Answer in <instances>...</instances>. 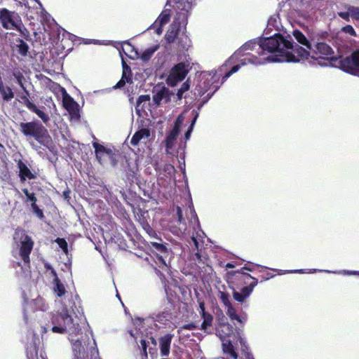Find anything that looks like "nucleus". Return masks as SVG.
<instances>
[{
	"mask_svg": "<svg viewBox=\"0 0 359 359\" xmlns=\"http://www.w3.org/2000/svg\"><path fill=\"white\" fill-rule=\"evenodd\" d=\"M255 268H257L259 272L268 269L258 264L252 266L245 264L240 270L227 272V282L233 286V297L236 301L243 302L257 285L258 280L246 272V271L253 272Z\"/></svg>",
	"mask_w": 359,
	"mask_h": 359,
	"instance_id": "1",
	"label": "nucleus"
},
{
	"mask_svg": "<svg viewBox=\"0 0 359 359\" xmlns=\"http://www.w3.org/2000/svg\"><path fill=\"white\" fill-rule=\"evenodd\" d=\"M20 131L28 140L33 138L40 145H37L34 142H30L32 148L36 151L41 149V145L47 148L50 151L53 152L55 149L51 136L48 130L39 121L21 122L19 124Z\"/></svg>",
	"mask_w": 359,
	"mask_h": 359,
	"instance_id": "2",
	"label": "nucleus"
},
{
	"mask_svg": "<svg viewBox=\"0 0 359 359\" xmlns=\"http://www.w3.org/2000/svg\"><path fill=\"white\" fill-rule=\"evenodd\" d=\"M173 9L175 11L174 20L165 36L168 43H173L178 36L182 27L187 26L189 12L191 9V3L189 0L175 1Z\"/></svg>",
	"mask_w": 359,
	"mask_h": 359,
	"instance_id": "3",
	"label": "nucleus"
},
{
	"mask_svg": "<svg viewBox=\"0 0 359 359\" xmlns=\"http://www.w3.org/2000/svg\"><path fill=\"white\" fill-rule=\"evenodd\" d=\"M283 36L280 34H276L273 36L265 38L260 41L259 47L262 51L274 53V55L269 56L268 61L274 62H296L294 54L280 48L283 42Z\"/></svg>",
	"mask_w": 359,
	"mask_h": 359,
	"instance_id": "4",
	"label": "nucleus"
},
{
	"mask_svg": "<svg viewBox=\"0 0 359 359\" xmlns=\"http://www.w3.org/2000/svg\"><path fill=\"white\" fill-rule=\"evenodd\" d=\"M51 321L54 325L52 327L53 332L60 334L69 332L72 334H78L81 331L79 325L74 323L73 318L69 315L67 310L53 315Z\"/></svg>",
	"mask_w": 359,
	"mask_h": 359,
	"instance_id": "5",
	"label": "nucleus"
},
{
	"mask_svg": "<svg viewBox=\"0 0 359 359\" xmlns=\"http://www.w3.org/2000/svg\"><path fill=\"white\" fill-rule=\"evenodd\" d=\"M256 46V43L252 41H248L244 43L235 53L233 55L244 56L241 60V64L234 65L231 69L227 72L222 77V82L224 83L230 76L236 73L241 67V66L245 65L247 64L259 65L261 64L260 60L253 55L250 53H244L246 50H252Z\"/></svg>",
	"mask_w": 359,
	"mask_h": 359,
	"instance_id": "6",
	"label": "nucleus"
},
{
	"mask_svg": "<svg viewBox=\"0 0 359 359\" xmlns=\"http://www.w3.org/2000/svg\"><path fill=\"white\" fill-rule=\"evenodd\" d=\"M189 65L180 62L175 65L170 69L166 83L169 86L174 87L182 81L189 72Z\"/></svg>",
	"mask_w": 359,
	"mask_h": 359,
	"instance_id": "7",
	"label": "nucleus"
},
{
	"mask_svg": "<svg viewBox=\"0 0 359 359\" xmlns=\"http://www.w3.org/2000/svg\"><path fill=\"white\" fill-rule=\"evenodd\" d=\"M311 57L313 60H328L334 54L333 49L325 41H313L309 46Z\"/></svg>",
	"mask_w": 359,
	"mask_h": 359,
	"instance_id": "8",
	"label": "nucleus"
},
{
	"mask_svg": "<svg viewBox=\"0 0 359 359\" xmlns=\"http://www.w3.org/2000/svg\"><path fill=\"white\" fill-rule=\"evenodd\" d=\"M339 67L344 72L354 76H359V50L350 56L341 57L339 60Z\"/></svg>",
	"mask_w": 359,
	"mask_h": 359,
	"instance_id": "9",
	"label": "nucleus"
},
{
	"mask_svg": "<svg viewBox=\"0 0 359 359\" xmlns=\"http://www.w3.org/2000/svg\"><path fill=\"white\" fill-rule=\"evenodd\" d=\"M19 14L7 8L0 9V22L6 29H13L21 21Z\"/></svg>",
	"mask_w": 359,
	"mask_h": 359,
	"instance_id": "10",
	"label": "nucleus"
},
{
	"mask_svg": "<svg viewBox=\"0 0 359 359\" xmlns=\"http://www.w3.org/2000/svg\"><path fill=\"white\" fill-rule=\"evenodd\" d=\"M13 240L18 247H33L34 245L32 239L22 229H17L15 231Z\"/></svg>",
	"mask_w": 359,
	"mask_h": 359,
	"instance_id": "11",
	"label": "nucleus"
},
{
	"mask_svg": "<svg viewBox=\"0 0 359 359\" xmlns=\"http://www.w3.org/2000/svg\"><path fill=\"white\" fill-rule=\"evenodd\" d=\"M93 147L95 149L96 158L100 164H102V156L104 154H107L111 158L113 165L116 164L114 157L115 154L111 149L107 148L97 142H93Z\"/></svg>",
	"mask_w": 359,
	"mask_h": 359,
	"instance_id": "12",
	"label": "nucleus"
},
{
	"mask_svg": "<svg viewBox=\"0 0 359 359\" xmlns=\"http://www.w3.org/2000/svg\"><path fill=\"white\" fill-rule=\"evenodd\" d=\"M173 334L167 333L158 339L160 355L162 357H168L170 353L171 343Z\"/></svg>",
	"mask_w": 359,
	"mask_h": 359,
	"instance_id": "13",
	"label": "nucleus"
},
{
	"mask_svg": "<svg viewBox=\"0 0 359 359\" xmlns=\"http://www.w3.org/2000/svg\"><path fill=\"white\" fill-rule=\"evenodd\" d=\"M199 305V313L201 318L203 319L202 322L200 329L201 330L205 331L208 327H210L212 325L213 323V316L210 313L205 311V305L203 301H198Z\"/></svg>",
	"mask_w": 359,
	"mask_h": 359,
	"instance_id": "14",
	"label": "nucleus"
},
{
	"mask_svg": "<svg viewBox=\"0 0 359 359\" xmlns=\"http://www.w3.org/2000/svg\"><path fill=\"white\" fill-rule=\"evenodd\" d=\"M205 249L206 248H191L190 259L198 263L207 264L209 257L205 252Z\"/></svg>",
	"mask_w": 359,
	"mask_h": 359,
	"instance_id": "15",
	"label": "nucleus"
},
{
	"mask_svg": "<svg viewBox=\"0 0 359 359\" xmlns=\"http://www.w3.org/2000/svg\"><path fill=\"white\" fill-rule=\"evenodd\" d=\"M220 338L222 341V346L224 354L229 356L232 359H238V354L236 351L231 341L229 339H223L222 336H220Z\"/></svg>",
	"mask_w": 359,
	"mask_h": 359,
	"instance_id": "16",
	"label": "nucleus"
},
{
	"mask_svg": "<svg viewBox=\"0 0 359 359\" xmlns=\"http://www.w3.org/2000/svg\"><path fill=\"white\" fill-rule=\"evenodd\" d=\"M18 167L19 169V177L21 182L25 181L27 179L34 180L36 177L33 174L27 165L22 161H19L18 163Z\"/></svg>",
	"mask_w": 359,
	"mask_h": 359,
	"instance_id": "17",
	"label": "nucleus"
},
{
	"mask_svg": "<svg viewBox=\"0 0 359 359\" xmlns=\"http://www.w3.org/2000/svg\"><path fill=\"white\" fill-rule=\"evenodd\" d=\"M150 137V130L147 128H142L135 133L130 140V144L133 146L139 144L143 138H149Z\"/></svg>",
	"mask_w": 359,
	"mask_h": 359,
	"instance_id": "18",
	"label": "nucleus"
},
{
	"mask_svg": "<svg viewBox=\"0 0 359 359\" xmlns=\"http://www.w3.org/2000/svg\"><path fill=\"white\" fill-rule=\"evenodd\" d=\"M146 233L149 236V237L152 239L156 240V241H151V244L153 247H165V243H163V240L160 236L156 233L155 230L151 226H149L146 229H144Z\"/></svg>",
	"mask_w": 359,
	"mask_h": 359,
	"instance_id": "19",
	"label": "nucleus"
},
{
	"mask_svg": "<svg viewBox=\"0 0 359 359\" xmlns=\"http://www.w3.org/2000/svg\"><path fill=\"white\" fill-rule=\"evenodd\" d=\"M153 102L156 105H159L164 99L169 98V91L165 87H162L158 90H154Z\"/></svg>",
	"mask_w": 359,
	"mask_h": 359,
	"instance_id": "20",
	"label": "nucleus"
},
{
	"mask_svg": "<svg viewBox=\"0 0 359 359\" xmlns=\"http://www.w3.org/2000/svg\"><path fill=\"white\" fill-rule=\"evenodd\" d=\"M179 133L180 132L172 129V130L167 135L165 140V147L167 153L169 152L170 149H172L174 143L178 137Z\"/></svg>",
	"mask_w": 359,
	"mask_h": 359,
	"instance_id": "21",
	"label": "nucleus"
},
{
	"mask_svg": "<svg viewBox=\"0 0 359 359\" xmlns=\"http://www.w3.org/2000/svg\"><path fill=\"white\" fill-rule=\"evenodd\" d=\"M62 103L64 107L68 111H74L77 106V103L74 100V99L67 93L63 95L62 97Z\"/></svg>",
	"mask_w": 359,
	"mask_h": 359,
	"instance_id": "22",
	"label": "nucleus"
},
{
	"mask_svg": "<svg viewBox=\"0 0 359 359\" xmlns=\"http://www.w3.org/2000/svg\"><path fill=\"white\" fill-rule=\"evenodd\" d=\"M0 93L4 101L8 102L14 97V93L9 86H5L4 83H0Z\"/></svg>",
	"mask_w": 359,
	"mask_h": 359,
	"instance_id": "23",
	"label": "nucleus"
},
{
	"mask_svg": "<svg viewBox=\"0 0 359 359\" xmlns=\"http://www.w3.org/2000/svg\"><path fill=\"white\" fill-rule=\"evenodd\" d=\"M226 315L230 318L231 320H236L238 323L243 324L245 322V318H243L237 314L236 309L231 305L226 307Z\"/></svg>",
	"mask_w": 359,
	"mask_h": 359,
	"instance_id": "24",
	"label": "nucleus"
},
{
	"mask_svg": "<svg viewBox=\"0 0 359 359\" xmlns=\"http://www.w3.org/2000/svg\"><path fill=\"white\" fill-rule=\"evenodd\" d=\"M16 48L18 53L22 57H26L29 52V46L21 39H16Z\"/></svg>",
	"mask_w": 359,
	"mask_h": 359,
	"instance_id": "25",
	"label": "nucleus"
},
{
	"mask_svg": "<svg viewBox=\"0 0 359 359\" xmlns=\"http://www.w3.org/2000/svg\"><path fill=\"white\" fill-rule=\"evenodd\" d=\"M293 36L295 38V39L302 45L305 46L308 49L309 48V46H311V43H310L304 34L299 30L295 29L293 31Z\"/></svg>",
	"mask_w": 359,
	"mask_h": 359,
	"instance_id": "26",
	"label": "nucleus"
},
{
	"mask_svg": "<svg viewBox=\"0 0 359 359\" xmlns=\"http://www.w3.org/2000/svg\"><path fill=\"white\" fill-rule=\"evenodd\" d=\"M32 248H19L18 255L21 259L24 262V264L29 267L30 259L29 255L31 254Z\"/></svg>",
	"mask_w": 359,
	"mask_h": 359,
	"instance_id": "27",
	"label": "nucleus"
},
{
	"mask_svg": "<svg viewBox=\"0 0 359 359\" xmlns=\"http://www.w3.org/2000/svg\"><path fill=\"white\" fill-rule=\"evenodd\" d=\"M147 212H142L141 210H140L135 215L136 220L139 222L143 229L150 226L147 221Z\"/></svg>",
	"mask_w": 359,
	"mask_h": 359,
	"instance_id": "28",
	"label": "nucleus"
},
{
	"mask_svg": "<svg viewBox=\"0 0 359 359\" xmlns=\"http://www.w3.org/2000/svg\"><path fill=\"white\" fill-rule=\"evenodd\" d=\"M24 90V93L19 95V97H20V102L24 104L25 106H26V107L30 110L32 107H34V104L33 102H32L29 100V91L25 88L23 89Z\"/></svg>",
	"mask_w": 359,
	"mask_h": 359,
	"instance_id": "29",
	"label": "nucleus"
},
{
	"mask_svg": "<svg viewBox=\"0 0 359 359\" xmlns=\"http://www.w3.org/2000/svg\"><path fill=\"white\" fill-rule=\"evenodd\" d=\"M159 46L156 45L153 47H150L147 49H146L143 53L141 54L140 58L143 62H147L149 61L151 57L153 56L154 53L158 49Z\"/></svg>",
	"mask_w": 359,
	"mask_h": 359,
	"instance_id": "30",
	"label": "nucleus"
},
{
	"mask_svg": "<svg viewBox=\"0 0 359 359\" xmlns=\"http://www.w3.org/2000/svg\"><path fill=\"white\" fill-rule=\"evenodd\" d=\"M294 51L297 54V56L294 55L295 58L298 60L297 62H299L300 59L308 58V57H311L310 50H307L299 45H296Z\"/></svg>",
	"mask_w": 359,
	"mask_h": 359,
	"instance_id": "31",
	"label": "nucleus"
},
{
	"mask_svg": "<svg viewBox=\"0 0 359 359\" xmlns=\"http://www.w3.org/2000/svg\"><path fill=\"white\" fill-rule=\"evenodd\" d=\"M53 283L55 284L54 291L56 292L57 295L59 297L65 295L66 293V290L65 285L61 283L59 278H56L55 280H53Z\"/></svg>",
	"mask_w": 359,
	"mask_h": 359,
	"instance_id": "32",
	"label": "nucleus"
},
{
	"mask_svg": "<svg viewBox=\"0 0 359 359\" xmlns=\"http://www.w3.org/2000/svg\"><path fill=\"white\" fill-rule=\"evenodd\" d=\"M170 10L166 9L162 11L158 18V23L161 26L167 24L170 21Z\"/></svg>",
	"mask_w": 359,
	"mask_h": 359,
	"instance_id": "33",
	"label": "nucleus"
},
{
	"mask_svg": "<svg viewBox=\"0 0 359 359\" xmlns=\"http://www.w3.org/2000/svg\"><path fill=\"white\" fill-rule=\"evenodd\" d=\"M30 111L35 113L44 123H47L50 121L49 116L41 109H38L35 104L34 105V107L30 109Z\"/></svg>",
	"mask_w": 359,
	"mask_h": 359,
	"instance_id": "34",
	"label": "nucleus"
},
{
	"mask_svg": "<svg viewBox=\"0 0 359 359\" xmlns=\"http://www.w3.org/2000/svg\"><path fill=\"white\" fill-rule=\"evenodd\" d=\"M15 29L18 31L22 36L26 40L30 39V34L29 30L24 26L22 20L18 23V25L15 27Z\"/></svg>",
	"mask_w": 359,
	"mask_h": 359,
	"instance_id": "35",
	"label": "nucleus"
},
{
	"mask_svg": "<svg viewBox=\"0 0 359 359\" xmlns=\"http://www.w3.org/2000/svg\"><path fill=\"white\" fill-rule=\"evenodd\" d=\"M22 191L26 196L27 201L31 203V207H34L37 205V198L34 193H30L27 188L22 189Z\"/></svg>",
	"mask_w": 359,
	"mask_h": 359,
	"instance_id": "36",
	"label": "nucleus"
},
{
	"mask_svg": "<svg viewBox=\"0 0 359 359\" xmlns=\"http://www.w3.org/2000/svg\"><path fill=\"white\" fill-rule=\"evenodd\" d=\"M123 74L121 76V79H123V81H126L127 83L132 82V76H131V70L130 68L123 63Z\"/></svg>",
	"mask_w": 359,
	"mask_h": 359,
	"instance_id": "37",
	"label": "nucleus"
},
{
	"mask_svg": "<svg viewBox=\"0 0 359 359\" xmlns=\"http://www.w3.org/2000/svg\"><path fill=\"white\" fill-rule=\"evenodd\" d=\"M218 297L226 307L231 305L230 296L226 292L219 291Z\"/></svg>",
	"mask_w": 359,
	"mask_h": 359,
	"instance_id": "38",
	"label": "nucleus"
},
{
	"mask_svg": "<svg viewBox=\"0 0 359 359\" xmlns=\"http://www.w3.org/2000/svg\"><path fill=\"white\" fill-rule=\"evenodd\" d=\"M331 39H332V37L327 32H322L315 36L313 41L316 40L315 41H330Z\"/></svg>",
	"mask_w": 359,
	"mask_h": 359,
	"instance_id": "39",
	"label": "nucleus"
},
{
	"mask_svg": "<svg viewBox=\"0 0 359 359\" xmlns=\"http://www.w3.org/2000/svg\"><path fill=\"white\" fill-rule=\"evenodd\" d=\"M347 9L351 12V18L353 20L359 22V7L355 6H348Z\"/></svg>",
	"mask_w": 359,
	"mask_h": 359,
	"instance_id": "40",
	"label": "nucleus"
},
{
	"mask_svg": "<svg viewBox=\"0 0 359 359\" xmlns=\"http://www.w3.org/2000/svg\"><path fill=\"white\" fill-rule=\"evenodd\" d=\"M239 341L241 345V353L245 356V359H250L248 358V353L250 355H252V354L249 351V348H248L245 341L243 339L241 338Z\"/></svg>",
	"mask_w": 359,
	"mask_h": 359,
	"instance_id": "41",
	"label": "nucleus"
},
{
	"mask_svg": "<svg viewBox=\"0 0 359 359\" xmlns=\"http://www.w3.org/2000/svg\"><path fill=\"white\" fill-rule=\"evenodd\" d=\"M341 32L347 34H349L351 36H356V32L355 31L354 28L352 25H347L344 27H343L341 29Z\"/></svg>",
	"mask_w": 359,
	"mask_h": 359,
	"instance_id": "42",
	"label": "nucleus"
},
{
	"mask_svg": "<svg viewBox=\"0 0 359 359\" xmlns=\"http://www.w3.org/2000/svg\"><path fill=\"white\" fill-rule=\"evenodd\" d=\"M198 114H196L194 116L190 126L189 127L188 130H187V132L184 134V137H185L186 140H188L189 139L190 136H191V134L192 130H193L194 126V124L196 123V119L198 118Z\"/></svg>",
	"mask_w": 359,
	"mask_h": 359,
	"instance_id": "43",
	"label": "nucleus"
},
{
	"mask_svg": "<svg viewBox=\"0 0 359 359\" xmlns=\"http://www.w3.org/2000/svg\"><path fill=\"white\" fill-rule=\"evenodd\" d=\"M184 121V117L182 115H179L175 121L173 130H176L180 132L181 126Z\"/></svg>",
	"mask_w": 359,
	"mask_h": 359,
	"instance_id": "44",
	"label": "nucleus"
},
{
	"mask_svg": "<svg viewBox=\"0 0 359 359\" xmlns=\"http://www.w3.org/2000/svg\"><path fill=\"white\" fill-rule=\"evenodd\" d=\"M33 212L41 220L45 218L43 210L40 209L39 206L36 205L34 207H32Z\"/></svg>",
	"mask_w": 359,
	"mask_h": 359,
	"instance_id": "45",
	"label": "nucleus"
},
{
	"mask_svg": "<svg viewBox=\"0 0 359 359\" xmlns=\"http://www.w3.org/2000/svg\"><path fill=\"white\" fill-rule=\"evenodd\" d=\"M198 326L194 323H190L187 324H184L182 327H180V330H178V332H180L182 330H192L194 329H197Z\"/></svg>",
	"mask_w": 359,
	"mask_h": 359,
	"instance_id": "46",
	"label": "nucleus"
},
{
	"mask_svg": "<svg viewBox=\"0 0 359 359\" xmlns=\"http://www.w3.org/2000/svg\"><path fill=\"white\" fill-rule=\"evenodd\" d=\"M150 100L149 95H141L137 100V106L139 107L142 102H148Z\"/></svg>",
	"mask_w": 359,
	"mask_h": 359,
	"instance_id": "47",
	"label": "nucleus"
},
{
	"mask_svg": "<svg viewBox=\"0 0 359 359\" xmlns=\"http://www.w3.org/2000/svg\"><path fill=\"white\" fill-rule=\"evenodd\" d=\"M337 15L343 20L349 22L350 18L351 17V12L349 11H348L347 12H338Z\"/></svg>",
	"mask_w": 359,
	"mask_h": 359,
	"instance_id": "48",
	"label": "nucleus"
},
{
	"mask_svg": "<svg viewBox=\"0 0 359 359\" xmlns=\"http://www.w3.org/2000/svg\"><path fill=\"white\" fill-rule=\"evenodd\" d=\"M44 267L47 271H50V274L53 276V280H55L57 277V274L55 270L48 263L44 264Z\"/></svg>",
	"mask_w": 359,
	"mask_h": 359,
	"instance_id": "49",
	"label": "nucleus"
},
{
	"mask_svg": "<svg viewBox=\"0 0 359 359\" xmlns=\"http://www.w3.org/2000/svg\"><path fill=\"white\" fill-rule=\"evenodd\" d=\"M281 44H283V47L287 49H293V41L287 40L284 37L283 42H281Z\"/></svg>",
	"mask_w": 359,
	"mask_h": 359,
	"instance_id": "50",
	"label": "nucleus"
},
{
	"mask_svg": "<svg viewBox=\"0 0 359 359\" xmlns=\"http://www.w3.org/2000/svg\"><path fill=\"white\" fill-rule=\"evenodd\" d=\"M16 79H17V81H18V83L20 85V86L22 88V89H25L26 88L24 85H23V83H22V79H23V76L21 73H18V74H14Z\"/></svg>",
	"mask_w": 359,
	"mask_h": 359,
	"instance_id": "51",
	"label": "nucleus"
},
{
	"mask_svg": "<svg viewBox=\"0 0 359 359\" xmlns=\"http://www.w3.org/2000/svg\"><path fill=\"white\" fill-rule=\"evenodd\" d=\"M107 219L109 222H108V225H105V226L108 228L109 230L114 229V228L116 226V224L114 222L112 217L109 215L107 217Z\"/></svg>",
	"mask_w": 359,
	"mask_h": 359,
	"instance_id": "52",
	"label": "nucleus"
},
{
	"mask_svg": "<svg viewBox=\"0 0 359 359\" xmlns=\"http://www.w3.org/2000/svg\"><path fill=\"white\" fill-rule=\"evenodd\" d=\"M59 247H68L67 242L65 238H57L55 240Z\"/></svg>",
	"mask_w": 359,
	"mask_h": 359,
	"instance_id": "53",
	"label": "nucleus"
},
{
	"mask_svg": "<svg viewBox=\"0 0 359 359\" xmlns=\"http://www.w3.org/2000/svg\"><path fill=\"white\" fill-rule=\"evenodd\" d=\"M140 344H141V346H142V350L143 352H144V358L147 359L148 355H147V342H146V341L144 339H142L140 341Z\"/></svg>",
	"mask_w": 359,
	"mask_h": 359,
	"instance_id": "54",
	"label": "nucleus"
},
{
	"mask_svg": "<svg viewBox=\"0 0 359 359\" xmlns=\"http://www.w3.org/2000/svg\"><path fill=\"white\" fill-rule=\"evenodd\" d=\"M221 327L224 329H226L227 332L224 333L226 336L229 335L232 332V326H231L229 323L222 324L221 325Z\"/></svg>",
	"mask_w": 359,
	"mask_h": 359,
	"instance_id": "55",
	"label": "nucleus"
},
{
	"mask_svg": "<svg viewBox=\"0 0 359 359\" xmlns=\"http://www.w3.org/2000/svg\"><path fill=\"white\" fill-rule=\"evenodd\" d=\"M189 88H190L189 79H187L185 82H184L180 87V88H182L184 92H187V90H189Z\"/></svg>",
	"mask_w": 359,
	"mask_h": 359,
	"instance_id": "56",
	"label": "nucleus"
},
{
	"mask_svg": "<svg viewBox=\"0 0 359 359\" xmlns=\"http://www.w3.org/2000/svg\"><path fill=\"white\" fill-rule=\"evenodd\" d=\"M126 83H127V82H126V81H123V79H121L117 82V83L116 84V86H114V88H123V87L126 85Z\"/></svg>",
	"mask_w": 359,
	"mask_h": 359,
	"instance_id": "57",
	"label": "nucleus"
},
{
	"mask_svg": "<svg viewBox=\"0 0 359 359\" xmlns=\"http://www.w3.org/2000/svg\"><path fill=\"white\" fill-rule=\"evenodd\" d=\"M123 43L126 46L128 50L133 51L134 50V46L129 41H126Z\"/></svg>",
	"mask_w": 359,
	"mask_h": 359,
	"instance_id": "58",
	"label": "nucleus"
},
{
	"mask_svg": "<svg viewBox=\"0 0 359 359\" xmlns=\"http://www.w3.org/2000/svg\"><path fill=\"white\" fill-rule=\"evenodd\" d=\"M177 215L178 217V220L181 222L182 220V210L180 207L177 208Z\"/></svg>",
	"mask_w": 359,
	"mask_h": 359,
	"instance_id": "59",
	"label": "nucleus"
},
{
	"mask_svg": "<svg viewBox=\"0 0 359 359\" xmlns=\"http://www.w3.org/2000/svg\"><path fill=\"white\" fill-rule=\"evenodd\" d=\"M185 92L182 89V88H180L178 89L177 90V98L179 100H181L183 97V94Z\"/></svg>",
	"mask_w": 359,
	"mask_h": 359,
	"instance_id": "60",
	"label": "nucleus"
},
{
	"mask_svg": "<svg viewBox=\"0 0 359 359\" xmlns=\"http://www.w3.org/2000/svg\"><path fill=\"white\" fill-rule=\"evenodd\" d=\"M185 92L182 89V88H180L178 89L177 90V98L179 100H181L183 97V94Z\"/></svg>",
	"mask_w": 359,
	"mask_h": 359,
	"instance_id": "61",
	"label": "nucleus"
},
{
	"mask_svg": "<svg viewBox=\"0 0 359 359\" xmlns=\"http://www.w3.org/2000/svg\"><path fill=\"white\" fill-rule=\"evenodd\" d=\"M236 264H238L234 262H230L226 264V268L233 269L236 266Z\"/></svg>",
	"mask_w": 359,
	"mask_h": 359,
	"instance_id": "62",
	"label": "nucleus"
},
{
	"mask_svg": "<svg viewBox=\"0 0 359 359\" xmlns=\"http://www.w3.org/2000/svg\"><path fill=\"white\" fill-rule=\"evenodd\" d=\"M273 276H274V275L271 274L269 273H267L266 276L265 277H263V280L261 282H262L264 280H269V278H272Z\"/></svg>",
	"mask_w": 359,
	"mask_h": 359,
	"instance_id": "63",
	"label": "nucleus"
},
{
	"mask_svg": "<svg viewBox=\"0 0 359 359\" xmlns=\"http://www.w3.org/2000/svg\"><path fill=\"white\" fill-rule=\"evenodd\" d=\"M191 239L193 240L196 248L200 247V244L196 238L192 237Z\"/></svg>",
	"mask_w": 359,
	"mask_h": 359,
	"instance_id": "64",
	"label": "nucleus"
}]
</instances>
